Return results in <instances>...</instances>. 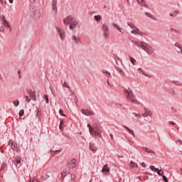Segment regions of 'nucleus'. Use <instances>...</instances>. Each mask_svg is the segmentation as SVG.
Segmentation results:
<instances>
[{
  "label": "nucleus",
  "instance_id": "28",
  "mask_svg": "<svg viewBox=\"0 0 182 182\" xmlns=\"http://www.w3.org/2000/svg\"><path fill=\"white\" fill-rule=\"evenodd\" d=\"M127 25H128V26H130V28H132V29H134L136 28V26L132 22L128 21Z\"/></svg>",
  "mask_w": 182,
  "mask_h": 182
},
{
  "label": "nucleus",
  "instance_id": "47",
  "mask_svg": "<svg viewBox=\"0 0 182 182\" xmlns=\"http://www.w3.org/2000/svg\"><path fill=\"white\" fill-rule=\"evenodd\" d=\"M25 97L26 102H27V103H29L31 102V99L29 98V97L28 95H26Z\"/></svg>",
  "mask_w": 182,
  "mask_h": 182
},
{
  "label": "nucleus",
  "instance_id": "61",
  "mask_svg": "<svg viewBox=\"0 0 182 182\" xmlns=\"http://www.w3.org/2000/svg\"><path fill=\"white\" fill-rule=\"evenodd\" d=\"M11 149L12 150H15V146H14V144H11Z\"/></svg>",
  "mask_w": 182,
  "mask_h": 182
},
{
  "label": "nucleus",
  "instance_id": "5",
  "mask_svg": "<svg viewBox=\"0 0 182 182\" xmlns=\"http://www.w3.org/2000/svg\"><path fill=\"white\" fill-rule=\"evenodd\" d=\"M56 29L58 31L60 40L63 41L65 39V30L60 28L59 27H56Z\"/></svg>",
  "mask_w": 182,
  "mask_h": 182
},
{
  "label": "nucleus",
  "instance_id": "55",
  "mask_svg": "<svg viewBox=\"0 0 182 182\" xmlns=\"http://www.w3.org/2000/svg\"><path fill=\"white\" fill-rule=\"evenodd\" d=\"M51 156H52V157L56 156V154H55V151L51 150Z\"/></svg>",
  "mask_w": 182,
  "mask_h": 182
},
{
  "label": "nucleus",
  "instance_id": "52",
  "mask_svg": "<svg viewBox=\"0 0 182 182\" xmlns=\"http://www.w3.org/2000/svg\"><path fill=\"white\" fill-rule=\"evenodd\" d=\"M18 79H22V75H21V70L18 71Z\"/></svg>",
  "mask_w": 182,
  "mask_h": 182
},
{
  "label": "nucleus",
  "instance_id": "48",
  "mask_svg": "<svg viewBox=\"0 0 182 182\" xmlns=\"http://www.w3.org/2000/svg\"><path fill=\"white\" fill-rule=\"evenodd\" d=\"M149 168H150V170H151L152 171H156V168H156V166H151L149 167Z\"/></svg>",
  "mask_w": 182,
  "mask_h": 182
},
{
  "label": "nucleus",
  "instance_id": "25",
  "mask_svg": "<svg viewBox=\"0 0 182 182\" xmlns=\"http://www.w3.org/2000/svg\"><path fill=\"white\" fill-rule=\"evenodd\" d=\"M143 150H144L146 153H151L152 154H154V151L149 148L144 147Z\"/></svg>",
  "mask_w": 182,
  "mask_h": 182
},
{
  "label": "nucleus",
  "instance_id": "42",
  "mask_svg": "<svg viewBox=\"0 0 182 182\" xmlns=\"http://www.w3.org/2000/svg\"><path fill=\"white\" fill-rule=\"evenodd\" d=\"M25 114V111L23 109L20 110L19 112V116L20 117H22V116Z\"/></svg>",
  "mask_w": 182,
  "mask_h": 182
},
{
  "label": "nucleus",
  "instance_id": "41",
  "mask_svg": "<svg viewBox=\"0 0 182 182\" xmlns=\"http://www.w3.org/2000/svg\"><path fill=\"white\" fill-rule=\"evenodd\" d=\"M130 62L132 63V65H134L136 62V59H134L133 57H130Z\"/></svg>",
  "mask_w": 182,
  "mask_h": 182
},
{
  "label": "nucleus",
  "instance_id": "9",
  "mask_svg": "<svg viewBox=\"0 0 182 182\" xmlns=\"http://www.w3.org/2000/svg\"><path fill=\"white\" fill-rule=\"evenodd\" d=\"M58 1L56 0H53L52 1V9L55 12V14H58Z\"/></svg>",
  "mask_w": 182,
  "mask_h": 182
},
{
  "label": "nucleus",
  "instance_id": "60",
  "mask_svg": "<svg viewBox=\"0 0 182 182\" xmlns=\"http://www.w3.org/2000/svg\"><path fill=\"white\" fill-rule=\"evenodd\" d=\"M8 28H9V31L12 32V26H11V25L9 24Z\"/></svg>",
  "mask_w": 182,
  "mask_h": 182
},
{
  "label": "nucleus",
  "instance_id": "1",
  "mask_svg": "<svg viewBox=\"0 0 182 182\" xmlns=\"http://www.w3.org/2000/svg\"><path fill=\"white\" fill-rule=\"evenodd\" d=\"M132 43H134V45H136L137 48H141L142 50H144V52H146L148 55H153V53H154V48H153L151 46L144 42H137L136 41H132Z\"/></svg>",
  "mask_w": 182,
  "mask_h": 182
},
{
  "label": "nucleus",
  "instance_id": "63",
  "mask_svg": "<svg viewBox=\"0 0 182 182\" xmlns=\"http://www.w3.org/2000/svg\"><path fill=\"white\" fill-rule=\"evenodd\" d=\"M9 4H14V0H9Z\"/></svg>",
  "mask_w": 182,
  "mask_h": 182
},
{
  "label": "nucleus",
  "instance_id": "16",
  "mask_svg": "<svg viewBox=\"0 0 182 182\" xmlns=\"http://www.w3.org/2000/svg\"><path fill=\"white\" fill-rule=\"evenodd\" d=\"M102 32H105V31H109V26L107 25V23H104L102 25Z\"/></svg>",
  "mask_w": 182,
  "mask_h": 182
},
{
  "label": "nucleus",
  "instance_id": "54",
  "mask_svg": "<svg viewBox=\"0 0 182 182\" xmlns=\"http://www.w3.org/2000/svg\"><path fill=\"white\" fill-rule=\"evenodd\" d=\"M1 5H3V6H5L6 5V1H4L1 0Z\"/></svg>",
  "mask_w": 182,
  "mask_h": 182
},
{
  "label": "nucleus",
  "instance_id": "44",
  "mask_svg": "<svg viewBox=\"0 0 182 182\" xmlns=\"http://www.w3.org/2000/svg\"><path fill=\"white\" fill-rule=\"evenodd\" d=\"M59 113H60V116H64L65 117H66V115H65V114H63V109H60Z\"/></svg>",
  "mask_w": 182,
  "mask_h": 182
},
{
  "label": "nucleus",
  "instance_id": "8",
  "mask_svg": "<svg viewBox=\"0 0 182 182\" xmlns=\"http://www.w3.org/2000/svg\"><path fill=\"white\" fill-rule=\"evenodd\" d=\"M68 168H75L76 167V159H73V160L70 161L68 164Z\"/></svg>",
  "mask_w": 182,
  "mask_h": 182
},
{
  "label": "nucleus",
  "instance_id": "45",
  "mask_svg": "<svg viewBox=\"0 0 182 182\" xmlns=\"http://www.w3.org/2000/svg\"><path fill=\"white\" fill-rule=\"evenodd\" d=\"M44 99H45L46 103H49V97L48 95H46L44 96Z\"/></svg>",
  "mask_w": 182,
  "mask_h": 182
},
{
  "label": "nucleus",
  "instance_id": "35",
  "mask_svg": "<svg viewBox=\"0 0 182 182\" xmlns=\"http://www.w3.org/2000/svg\"><path fill=\"white\" fill-rule=\"evenodd\" d=\"M13 103H14V106H15L16 107H18V106H19V100H14V101L13 102Z\"/></svg>",
  "mask_w": 182,
  "mask_h": 182
},
{
  "label": "nucleus",
  "instance_id": "20",
  "mask_svg": "<svg viewBox=\"0 0 182 182\" xmlns=\"http://www.w3.org/2000/svg\"><path fill=\"white\" fill-rule=\"evenodd\" d=\"M180 14V11H174L172 13L169 14L170 16H171L172 18H176V16H177V15H178Z\"/></svg>",
  "mask_w": 182,
  "mask_h": 182
},
{
  "label": "nucleus",
  "instance_id": "15",
  "mask_svg": "<svg viewBox=\"0 0 182 182\" xmlns=\"http://www.w3.org/2000/svg\"><path fill=\"white\" fill-rule=\"evenodd\" d=\"M167 92L168 95H171V96H177V92L173 89L167 90Z\"/></svg>",
  "mask_w": 182,
  "mask_h": 182
},
{
  "label": "nucleus",
  "instance_id": "49",
  "mask_svg": "<svg viewBox=\"0 0 182 182\" xmlns=\"http://www.w3.org/2000/svg\"><path fill=\"white\" fill-rule=\"evenodd\" d=\"M0 21H2V22H3L4 21H6V20L5 19V16H0Z\"/></svg>",
  "mask_w": 182,
  "mask_h": 182
},
{
  "label": "nucleus",
  "instance_id": "3",
  "mask_svg": "<svg viewBox=\"0 0 182 182\" xmlns=\"http://www.w3.org/2000/svg\"><path fill=\"white\" fill-rule=\"evenodd\" d=\"M124 94L125 95V97H127V100L128 102H132V103H137V100H136V96L133 93V91L130 89H125L124 90Z\"/></svg>",
  "mask_w": 182,
  "mask_h": 182
},
{
  "label": "nucleus",
  "instance_id": "51",
  "mask_svg": "<svg viewBox=\"0 0 182 182\" xmlns=\"http://www.w3.org/2000/svg\"><path fill=\"white\" fill-rule=\"evenodd\" d=\"M26 92H27V93H28V95H30V94L32 93L33 91H32V90H31V89H27V90H26Z\"/></svg>",
  "mask_w": 182,
  "mask_h": 182
},
{
  "label": "nucleus",
  "instance_id": "11",
  "mask_svg": "<svg viewBox=\"0 0 182 182\" xmlns=\"http://www.w3.org/2000/svg\"><path fill=\"white\" fill-rule=\"evenodd\" d=\"M102 171V173H105V174L110 173V168H109V165L105 164L103 166Z\"/></svg>",
  "mask_w": 182,
  "mask_h": 182
},
{
  "label": "nucleus",
  "instance_id": "6",
  "mask_svg": "<svg viewBox=\"0 0 182 182\" xmlns=\"http://www.w3.org/2000/svg\"><path fill=\"white\" fill-rule=\"evenodd\" d=\"M81 113H82V114H85V116H95V112L93 111H90V110H87V109H81Z\"/></svg>",
  "mask_w": 182,
  "mask_h": 182
},
{
  "label": "nucleus",
  "instance_id": "14",
  "mask_svg": "<svg viewBox=\"0 0 182 182\" xmlns=\"http://www.w3.org/2000/svg\"><path fill=\"white\" fill-rule=\"evenodd\" d=\"M174 46H176V48H178V49L180 50H177V53L178 54L181 53L182 55V46L178 43H176Z\"/></svg>",
  "mask_w": 182,
  "mask_h": 182
},
{
  "label": "nucleus",
  "instance_id": "46",
  "mask_svg": "<svg viewBox=\"0 0 182 182\" xmlns=\"http://www.w3.org/2000/svg\"><path fill=\"white\" fill-rule=\"evenodd\" d=\"M162 179L164 180V181L165 182H168V179L166 178V176L163 175L162 176Z\"/></svg>",
  "mask_w": 182,
  "mask_h": 182
},
{
  "label": "nucleus",
  "instance_id": "62",
  "mask_svg": "<svg viewBox=\"0 0 182 182\" xmlns=\"http://www.w3.org/2000/svg\"><path fill=\"white\" fill-rule=\"evenodd\" d=\"M109 136H110L112 140H113V134H110Z\"/></svg>",
  "mask_w": 182,
  "mask_h": 182
},
{
  "label": "nucleus",
  "instance_id": "24",
  "mask_svg": "<svg viewBox=\"0 0 182 182\" xmlns=\"http://www.w3.org/2000/svg\"><path fill=\"white\" fill-rule=\"evenodd\" d=\"M94 19L95 21H96V22H100V21H102V16L100 15L95 16Z\"/></svg>",
  "mask_w": 182,
  "mask_h": 182
},
{
  "label": "nucleus",
  "instance_id": "30",
  "mask_svg": "<svg viewBox=\"0 0 182 182\" xmlns=\"http://www.w3.org/2000/svg\"><path fill=\"white\" fill-rule=\"evenodd\" d=\"M1 25H2L3 26H9V23H8V21L4 20V21L1 22Z\"/></svg>",
  "mask_w": 182,
  "mask_h": 182
},
{
  "label": "nucleus",
  "instance_id": "53",
  "mask_svg": "<svg viewBox=\"0 0 182 182\" xmlns=\"http://www.w3.org/2000/svg\"><path fill=\"white\" fill-rule=\"evenodd\" d=\"M5 31V28L3 26H0V32H4Z\"/></svg>",
  "mask_w": 182,
  "mask_h": 182
},
{
  "label": "nucleus",
  "instance_id": "43",
  "mask_svg": "<svg viewBox=\"0 0 182 182\" xmlns=\"http://www.w3.org/2000/svg\"><path fill=\"white\" fill-rule=\"evenodd\" d=\"M62 150V149H60L58 150L54 151V154H59V153H61Z\"/></svg>",
  "mask_w": 182,
  "mask_h": 182
},
{
  "label": "nucleus",
  "instance_id": "32",
  "mask_svg": "<svg viewBox=\"0 0 182 182\" xmlns=\"http://www.w3.org/2000/svg\"><path fill=\"white\" fill-rule=\"evenodd\" d=\"M113 26H114V28H117V29H118V31H119L121 32V33H123V31H122V28H120L119 26H118L117 24L114 23V24H113Z\"/></svg>",
  "mask_w": 182,
  "mask_h": 182
},
{
  "label": "nucleus",
  "instance_id": "18",
  "mask_svg": "<svg viewBox=\"0 0 182 182\" xmlns=\"http://www.w3.org/2000/svg\"><path fill=\"white\" fill-rule=\"evenodd\" d=\"M136 2L140 5L141 6H147V4H146V1L144 0H136Z\"/></svg>",
  "mask_w": 182,
  "mask_h": 182
},
{
  "label": "nucleus",
  "instance_id": "29",
  "mask_svg": "<svg viewBox=\"0 0 182 182\" xmlns=\"http://www.w3.org/2000/svg\"><path fill=\"white\" fill-rule=\"evenodd\" d=\"M155 171L159 176H163V171H161V169L156 168Z\"/></svg>",
  "mask_w": 182,
  "mask_h": 182
},
{
  "label": "nucleus",
  "instance_id": "21",
  "mask_svg": "<svg viewBox=\"0 0 182 182\" xmlns=\"http://www.w3.org/2000/svg\"><path fill=\"white\" fill-rule=\"evenodd\" d=\"M29 96L33 100V102H36V94H35V92L30 93Z\"/></svg>",
  "mask_w": 182,
  "mask_h": 182
},
{
  "label": "nucleus",
  "instance_id": "56",
  "mask_svg": "<svg viewBox=\"0 0 182 182\" xmlns=\"http://www.w3.org/2000/svg\"><path fill=\"white\" fill-rule=\"evenodd\" d=\"M141 166H142V167H144V168H146V164L144 162L141 163Z\"/></svg>",
  "mask_w": 182,
  "mask_h": 182
},
{
  "label": "nucleus",
  "instance_id": "19",
  "mask_svg": "<svg viewBox=\"0 0 182 182\" xmlns=\"http://www.w3.org/2000/svg\"><path fill=\"white\" fill-rule=\"evenodd\" d=\"M124 127L127 129V130H128V132H129V133L130 134H132V136H133V137H135V134H134V131H133V130H132V129H130V128H129V127H127V126H124Z\"/></svg>",
  "mask_w": 182,
  "mask_h": 182
},
{
  "label": "nucleus",
  "instance_id": "50",
  "mask_svg": "<svg viewBox=\"0 0 182 182\" xmlns=\"http://www.w3.org/2000/svg\"><path fill=\"white\" fill-rule=\"evenodd\" d=\"M171 112H173V113H176V112H177V109H176L174 107H171Z\"/></svg>",
  "mask_w": 182,
  "mask_h": 182
},
{
  "label": "nucleus",
  "instance_id": "12",
  "mask_svg": "<svg viewBox=\"0 0 182 182\" xmlns=\"http://www.w3.org/2000/svg\"><path fill=\"white\" fill-rule=\"evenodd\" d=\"M139 72L141 73V75H144V76H146V77H151V75L149 73H146V71L143 70L141 68H139Z\"/></svg>",
  "mask_w": 182,
  "mask_h": 182
},
{
  "label": "nucleus",
  "instance_id": "40",
  "mask_svg": "<svg viewBox=\"0 0 182 182\" xmlns=\"http://www.w3.org/2000/svg\"><path fill=\"white\" fill-rule=\"evenodd\" d=\"M145 14L148 16V18H151V19H153V16L151 15V14L149 13V12H146Z\"/></svg>",
  "mask_w": 182,
  "mask_h": 182
},
{
  "label": "nucleus",
  "instance_id": "34",
  "mask_svg": "<svg viewBox=\"0 0 182 182\" xmlns=\"http://www.w3.org/2000/svg\"><path fill=\"white\" fill-rule=\"evenodd\" d=\"M63 87H67L68 89H70V86H69V85H68V82H66V81H64V83L63 84Z\"/></svg>",
  "mask_w": 182,
  "mask_h": 182
},
{
  "label": "nucleus",
  "instance_id": "7",
  "mask_svg": "<svg viewBox=\"0 0 182 182\" xmlns=\"http://www.w3.org/2000/svg\"><path fill=\"white\" fill-rule=\"evenodd\" d=\"M144 110L145 112L142 114L143 117H147L148 116H149V117H151V116H153V113L150 111L149 108L145 107Z\"/></svg>",
  "mask_w": 182,
  "mask_h": 182
},
{
  "label": "nucleus",
  "instance_id": "59",
  "mask_svg": "<svg viewBox=\"0 0 182 182\" xmlns=\"http://www.w3.org/2000/svg\"><path fill=\"white\" fill-rule=\"evenodd\" d=\"M71 180H73V181H75V175H71Z\"/></svg>",
  "mask_w": 182,
  "mask_h": 182
},
{
  "label": "nucleus",
  "instance_id": "36",
  "mask_svg": "<svg viewBox=\"0 0 182 182\" xmlns=\"http://www.w3.org/2000/svg\"><path fill=\"white\" fill-rule=\"evenodd\" d=\"M173 83L174 85H176L177 86H182V83L180 82L179 81H173Z\"/></svg>",
  "mask_w": 182,
  "mask_h": 182
},
{
  "label": "nucleus",
  "instance_id": "38",
  "mask_svg": "<svg viewBox=\"0 0 182 182\" xmlns=\"http://www.w3.org/2000/svg\"><path fill=\"white\" fill-rule=\"evenodd\" d=\"M61 176H62V177H66V176H68V171H63L61 173Z\"/></svg>",
  "mask_w": 182,
  "mask_h": 182
},
{
  "label": "nucleus",
  "instance_id": "13",
  "mask_svg": "<svg viewBox=\"0 0 182 182\" xmlns=\"http://www.w3.org/2000/svg\"><path fill=\"white\" fill-rule=\"evenodd\" d=\"M131 33L133 35H141V31L139 28H136V27L134 28V30L131 31Z\"/></svg>",
  "mask_w": 182,
  "mask_h": 182
},
{
  "label": "nucleus",
  "instance_id": "37",
  "mask_svg": "<svg viewBox=\"0 0 182 182\" xmlns=\"http://www.w3.org/2000/svg\"><path fill=\"white\" fill-rule=\"evenodd\" d=\"M119 72L122 75V76H126V73H124V70H123V69L121 68Z\"/></svg>",
  "mask_w": 182,
  "mask_h": 182
},
{
  "label": "nucleus",
  "instance_id": "64",
  "mask_svg": "<svg viewBox=\"0 0 182 182\" xmlns=\"http://www.w3.org/2000/svg\"><path fill=\"white\" fill-rule=\"evenodd\" d=\"M178 143H181V144H182V141L181 139L178 140Z\"/></svg>",
  "mask_w": 182,
  "mask_h": 182
},
{
  "label": "nucleus",
  "instance_id": "2",
  "mask_svg": "<svg viewBox=\"0 0 182 182\" xmlns=\"http://www.w3.org/2000/svg\"><path fill=\"white\" fill-rule=\"evenodd\" d=\"M65 25H70V29H76L79 26V21L75 19L72 16H68L63 19Z\"/></svg>",
  "mask_w": 182,
  "mask_h": 182
},
{
  "label": "nucleus",
  "instance_id": "58",
  "mask_svg": "<svg viewBox=\"0 0 182 182\" xmlns=\"http://www.w3.org/2000/svg\"><path fill=\"white\" fill-rule=\"evenodd\" d=\"M169 124H173L174 126V124H176V122L173 121H169Z\"/></svg>",
  "mask_w": 182,
  "mask_h": 182
},
{
  "label": "nucleus",
  "instance_id": "4",
  "mask_svg": "<svg viewBox=\"0 0 182 182\" xmlns=\"http://www.w3.org/2000/svg\"><path fill=\"white\" fill-rule=\"evenodd\" d=\"M92 133V136H95V138L98 137V139H102V128H100V126L95 125L93 127Z\"/></svg>",
  "mask_w": 182,
  "mask_h": 182
},
{
  "label": "nucleus",
  "instance_id": "31",
  "mask_svg": "<svg viewBox=\"0 0 182 182\" xmlns=\"http://www.w3.org/2000/svg\"><path fill=\"white\" fill-rule=\"evenodd\" d=\"M87 127H89V132L90 134H93V127L90 125V124H87Z\"/></svg>",
  "mask_w": 182,
  "mask_h": 182
},
{
  "label": "nucleus",
  "instance_id": "33",
  "mask_svg": "<svg viewBox=\"0 0 182 182\" xmlns=\"http://www.w3.org/2000/svg\"><path fill=\"white\" fill-rule=\"evenodd\" d=\"M16 164H21V158L19 156H16Z\"/></svg>",
  "mask_w": 182,
  "mask_h": 182
},
{
  "label": "nucleus",
  "instance_id": "26",
  "mask_svg": "<svg viewBox=\"0 0 182 182\" xmlns=\"http://www.w3.org/2000/svg\"><path fill=\"white\" fill-rule=\"evenodd\" d=\"M63 124H65V120L60 119V130H63Z\"/></svg>",
  "mask_w": 182,
  "mask_h": 182
},
{
  "label": "nucleus",
  "instance_id": "27",
  "mask_svg": "<svg viewBox=\"0 0 182 182\" xmlns=\"http://www.w3.org/2000/svg\"><path fill=\"white\" fill-rule=\"evenodd\" d=\"M130 167H131L132 168H136V167H138V165H137V164H136V163L133 162V161H132L130 162Z\"/></svg>",
  "mask_w": 182,
  "mask_h": 182
},
{
  "label": "nucleus",
  "instance_id": "22",
  "mask_svg": "<svg viewBox=\"0 0 182 182\" xmlns=\"http://www.w3.org/2000/svg\"><path fill=\"white\" fill-rule=\"evenodd\" d=\"M89 147L91 151H96L97 150L96 147L95 146V144L90 143Z\"/></svg>",
  "mask_w": 182,
  "mask_h": 182
},
{
  "label": "nucleus",
  "instance_id": "23",
  "mask_svg": "<svg viewBox=\"0 0 182 182\" xmlns=\"http://www.w3.org/2000/svg\"><path fill=\"white\" fill-rule=\"evenodd\" d=\"M102 73H104L107 77H112V74H110V73L106 70H103Z\"/></svg>",
  "mask_w": 182,
  "mask_h": 182
},
{
  "label": "nucleus",
  "instance_id": "39",
  "mask_svg": "<svg viewBox=\"0 0 182 182\" xmlns=\"http://www.w3.org/2000/svg\"><path fill=\"white\" fill-rule=\"evenodd\" d=\"M133 114H134L135 117H138V119H141V115L140 114L134 112Z\"/></svg>",
  "mask_w": 182,
  "mask_h": 182
},
{
  "label": "nucleus",
  "instance_id": "57",
  "mask_svg": "<svg viewBox=\"0 0 182 182\" xmlns=\"http://www.w3.org/2000/svg\"><path fill=\"white\" fill-rule=\"evenodd\" d=\"M115 69L117 72H119L122 68L115 65Z\"/></svg>",
  "mask_w": 182,
  "mask_h": 182
},
{
  "label": "nucleus",
  "instance_id": "10",
  "mask_svg": "<svg viewBox=\"0 0 182 182\" xmlns=\"http://www.w3.org/2000/svg\"><path fill=\"white\" fill-rule=\"evenodd\" d=\"M72 41H73L74 43L76 45H79L80 43V38L77 36L76 35H73L72 36Z\"/></svg>",
  "mask_w": 182,
  "mask_h": 182
},
{
  "label": "nucleus",
  "instance_id": "17",
  "mask_svg": "<svg viewBox=\"0 0 182 182\" xmlns=\"http://www.w3.org/2000/svg\"><path fill=\"white\" fill-rule=\"evenodd\" d=\"M103 33V36L105 39H109L110 36V31L108 30L107 31H102Z\"/></svg>",
  "mask_w": 182,
  "mask_h": 182
}]
</instances>
